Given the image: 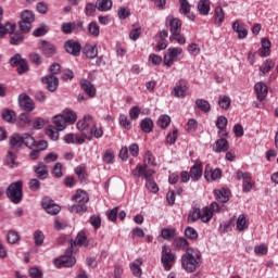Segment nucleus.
<instances>
[{"instance_id":"obj_5","label":"nucleus","mask_w":278,"mask_h":278,"mask_svg":"<svg viewBox=\"0 0 278 278\" xmlns=\"http://www.w3.org/2000/svg\"><path fill=\"white\" fill-rule=\"evenodd\" d=\"M52 123L58 131H64L71 123V109H65L61 114L53 116Z\"/></svg>"},{"instance_id":"obj_42","label":"nucleus","mask_w":278,"mask_h":278,"mask_svg":"<svg viewBox=\"0 0 278 278\" xmlns=\"http://www.w3.org/2000/svg\"><path fill=\"white\" fill-rule=\"evenodd\" d=\"M23 143L25 147H28V149H34L36 147V139L31 137L29 134L22 135Z\"/></svg>"},{"instance_id":"obj_56","label":"nucleus","mask_w":278,"mask_h":278,"mask_svg":"<svg viewBox=\"0 0 278 278\" xmlns=\"http://www.w3.org/2000/svg\"><path fill=\"white\" fill-rule=\"evenodd\" d=\"M106 216L109 220L112 223H116V218L118 217V206L108 211Z\"/></svg>"},{"instance_id":"obj_49","label":"nucleus","mask_w":278,"mask_h":278,"mask_svg":"<svg viewBox=\"0 0 278 278\" xmlns=\"http://www.w3.org/2000/svg\"><path fill=\"white\" fill-rule=\"evenodd\" d=\"M174 245L178 251H184L188 247V240L184 238H176L174 240Z\"/></svg>"},{"instance_id":"obj_36","label":"nucleus","mask_w":278,"mask_h":278,"mask_svg":"<svg viewBox=\"0 0 278 278\" xmlns=\"http://www.w3.org/2000/svg\"><path fill=\"white\" fill-rule=\"evenodd\" d=\"M97 9L99 12H108V10H112V0H97Z\"/></svg>"},{"instance_id":"obj_29","label":"nucleus","mask_w":278,"mask_h":278,"mask_svg":"<svg viewBox=\"0 0 278 278\" xmlns=\"http://www.w3.org/2000/svg\"><path fill=\"white\" fill-rule=\"evenodd\" d=\"M16 30V24L8 22L5 25L0 22V38H3L7 34H14Z\"/></svg>"},{"instance_id":"obj_26","label":"nucleus","mask_w":278,"mask_h":278,"mask_svg":"<svg viewBox=\"0 0 278 278\" xmlns=\"http://www.w3.org/2000/svg\"><path fill=\"white\" fill-rule=\"evenodd\" d=\"M2 119H4L5 123H9L10 125H14L16 123V112L4 109L1 112Z\"/></svg>"},{"instance_id":"obj_23","label":"nucleus","mask_w":278,"mask_h":278,"mask_svg":"<svg viewBox=\"0 0 278 278\" xmlns=\"http://www.w3.org/2000/svg\"><path fill=\"white\" fill-rule=\"evenodd\" d=\"M10 148L12 151H21V147H23V135H13L10 137L9 141Z\"/></svg>"},{"instance_id":"obj_22","label":"nucleus","mask_w":278,"mask_h":278,"mask_svg":"<svg viewBox=\"0 0 278 278\" xmlns=\"http://www.w3.org/2000/svg\"><path fill=\"white\" fill-rule=\"evenodd\" d=\"M35 173L39 179H47L49 177V168L45 162H39L35 165Z\"/></svg>"},{"instance_id":"obj_52","label":"nucleus","mask_w":278,"mask_h":278,"mask_svg":"<svg viewBox=\"0 0 278 278\" xmlns=\"http://www.w3.org/2000/svg\"><path fill=\"white\" fill-rule=\"evenodd\" d=\"M185 236L186 238H188L189 240H197V238H199V233L197 232V230L192 227H187L185 229Z\"/></svg>"},{"instance_id":"obj_7","label":"nucleus","mask_w":278,"mask_h":278,"mask_svg":"<svg viewBox=\"0 0 278 278\" xmlns=\"http://www.w3.org/2000/svg\"><path fill=\"white\" fill-rule=\"evenodd\" d=\"M36 20L34 12L25 10L21 13V21L18 22L21 31L25 34L29 33L31 29V23Z\"/></svg>"},{"instance_id":"obj_30","label":"nucleus","mask_w":278,"mask_h":278,"mask_svg":"<svg viewBox=\"0 0 278 278\" xmlns=\"http://www.w3.org/2000/svg\"><path fill=\"white\" fill-rule=\"evenodd\" d=\"M83 52L89 60H94V58L99 55V50L97 49V46L87 45L85 46Z\"/></svg>"},{"instance_id":"obj_34","label":"nucleus","mask_w":278,"mask_h":278,"mask_svg":"<svg viewBox=\"0 0 278 278\" xmlns=\"http://www.w3.org/2000/svg\"><path fill=\"white\" fill-rule=\"evenodd\" d=\"M195 105H197L198 110H201V112H204V114H207V112H210V110H212V105L205 99H197Z\"/></svg>"},{"instance_id":"obj_2","label":"nucleus","mask_w":278,"mask_h":278,"mask_svg":"<svg viewBox=\"0 0 278 278\" xmlns=\"http://www.w3.org/2000/svg\"><path fill=\"white\" fill-rule=\"evenodd\" d=\"M149 166H155V159L151 152L147 151L143 156V166L137 165L132 170L134 177H144V179L153 177V175H155V170L149 168Z\"/></svg>"},{"instance_id":"obj_14","label":"nucleus","mask_w":278,"mask_h":278,"mask_svg":"<svg viewBox=\"0 0 278 278\" xmlns=\"http://www.w3.org/2000/svg\"><path fill=\"white\" fill-rule=\"evenodd\" d=\"M38 47L46 58H53V55L58 53V48L55 45L47 40L39 41Z\"/></svg>"},{"instance_id":"obj_11","label":"nucleus","mask_w":278,"mask_h":278,"mask_svg":"<svg viewBox=\"0 0 278 278\" xmlns=\"http://www.w3.org/2000/svg\"><path fill=\"white\" fill-rule=\"evenodd\" d=\"M41 206L51 216H58L59 212H62V207L53 201V199L46 197L41 200Z\"/></svg>"},{"instance_id":"obj_40","label":"nucleus","mask_w":278,"mask_h":278,"mask_svg":"<svg viewBox=\"0 0 278 278\" xmlns=\"http://www.w3.org/2000/svg\"><path fill=\"white\" fill-rule=\"evenodd\" d=\"M21 241V236L15 230H9L7 233V242L9 244H16V242Z\"/></svg>"},{"instance_id":"obj_21","label":"nucleus","mask_w":278,"mask_h":278,"mask_svg":"<svg viewBox=\"0 0 278 278\" xmlns=\"http://www.w3.org/2000/svg\"><path fill=\"white\" fill-rule=\"evenodd\" d=\"M80 86L84 92H86V94L90 97V99H94V97L97 96V89L94 88V85L90 83V80H87V79L81 80Z\"/></svg>"},{"instance_id":"obj_41","label":"nucleus","mask_w":278,"mask_h":278,"mask_svg":"<svg viewBox=\"0 0 278 278\" xmlns=\"http://www.w3.org/2000/svg\"><path fill=\"white\" fill-rule=\"evenodd\" d=\"M46 134L50 137V140L55 141L60 139V130H58V128L54 126H48V128L46 129Z\"/></svg>"},{"instance_id":"obj_1","label":"nucleus","mask_w":278,"mask_h":278,"mask_svg":"<svg viewBox=\"0 0 278 278\" xmlns=\"http://www.w3.org/2000/svg\"><path fill=\"white\" fill-rule=\"evenodd\" d=\"M181 266L186 273H194L201 266V252L192 248H187L181 256Z\"/></svg>"},{"instance_id":"obj_35","label":"nucleus","mask_w":278,"mask_h":278,"mask_svg":"<svg viewBox=\"0 0 278 278\" xmlns=\"http://www.w3.org/2000/svg\"><path fill=\"white\" fill-rule=\"evenodd\" d=\"M245 229H249V223L247 222V216L241 214L237 218V230L245 231Z\"/></svg>"},{"instance_id":"obj_53","label":"nucleus","mask_w":278,"mask_h":278,"mask_svg":"<svg viewBox=\"0 0 278 278\" xmlns=\"http://www.w3.org/2000/svg\"><path fill=\"white\" fill-rule=\"evenodd\" d=\"M161 236L164 240H170V238H175V229L164 228L161 231Z\"/></svg>"},{"instance_id":"obj_10","label":"nucleus","mask_w":278,"mask_h":278,"mask_svg":"<svg viewBox=\"0 0 278 278\" xmlns=\"http://www.w3.org/2000/svg\"><path fill=\"white\" fill-rule=\"evenodd\" d=\"M181 53H184V49L181 48H169L163 60L165 66L170 68V66H173V64L179 60V55H181Z\"/></svg>"},{"instance_id":"obj_15","label":"nucleus","mask_w":278,"mask_h":278,"mask_svg":"<svg viewBox=\"0 0 278 278\" xmlns=\"http://www.w3.org/2000/svg\"><path fill=\"white\" fill-rule=\"evenodd\" d=\"M53 264L55 268H71V247L65 251V255L54 258Z\"/></svg>"},{"instance_id":"obj_32","label":"nucleus","mask_w":278,"mask_h":278,"mask_svg":"<svg viewBox=\"0 0 278 278\" xmlns=\"http://www.w3.org/2000/svg\"><path fill=\"white\" fill-rule=\"evenodd\" d=\"M140 128L143 134H151L153 131V119L146 117L140 123Z\"/></svg>"},{"instance_id":"obj_59","label":"nucleus","mask_w":278,"mask_h":278,"mask_svg":"<svg viewBox=\"0 0 278 278\" xmlns=\"http://www.w3.org/2000/svg\"><path fill=\"white\" fill-rule=\"evenodd\" d=\"M89 223L92 227L99 229L101 227V217L99 215H92L89 219Z\"/></svg>"},{"instance_id":"obj_3","label":"nucleus","mask_w":278,"mask_h":278,"mask_svg":"<svg viewBox=\"0 0 278 278\" xmlns=\"http://www.w3.org/2000/svg\"><path fill=\"white\" fill-rule=\"evenodd\" d=\"M5 193L8 199H10L11 203H14V205H18V203L23 201V180L12 182L7 188Z\"/></svg>"},{"instance_id":"obj_62","label":"nucleus","mask_w":278,"mask_h":278,"mask_svg":"<svg viewBox=\"0 0 278 278\" xmlns=\"http://www.w3.org/2000/svg\"><path fill=\"white\" fill-rule=\"evenodd\" d=\"M197 127H199V124L197 123V119L191 118L187 123V131L192 132L197 131Z\"/></svg>"},{"instance_id":"obj_4","label":"nucleus","mask_w":278,"mask_h":278,"mask_svg":"<svg viewBox=\"0 0 278 278\" xmlns=\"http://www.w3.org/2000/svg\"><path fill=\"white\" fill-rule=\"evenodd\" d=\"M212 210L208 206H204L201 211L199 207H194L192 212L188 215V223H197V220H202V223H210L212 220Z\"/></svg>"},{"instance_id":"obj_60","label":"nucleus","mask_w":278,"mask_h":278,"mask_svg":"<svg viewBox=\"0 0 278 278\" xmlns=\"http://www.w3.org/2000/svg\"><path fill=\"white\" fill-rule=\"evenodd\" d=\"M46 123H49V121H46L42 117H37L33 124L34 129H42L46 125Z\"/></svg>"},{"instance_id":"obj_48","label":"nucleus","mask_w":278,"mask_h":278,"mask_svg":"<svg viewBox=\"0 0 278 278\" xmlns=\"http://www.w3.org/2000/svg\"><path fill=\"white\" fill-rule=\"evenodd\" d=\"M116 155L114 154V151L112 150H106L105 153L102 156L103 163L104 164H114V159Z\"/></svg>"},{"instance_id":"obj_9","label":"nucleus","mask_w":278,"mask_h":278,"mask_svg":"<svg viewBox=\"0 0 278 278\" xmlns=\"http://www.w3.org/2000/svg\"><path fill=\"white\" fill-rule=\"evenodd\" d=\"M188 80L181 78L179 79L172 90V96L176 99H186L188 96Z\"/></svg>"},{"instance_id":"obj_50","label":"nucleus","mask_w":278,"mask_h":278,"mask_svg":"<svg viewBox=\"0 0 278 278\" xmlns=\"http://www.w3.org/2000/svg\"><path fill=\"white\" fill-rule=\"evenodd\" d=\"M157 125H159V127H161V129H166V127L168 125H170V116L161 115L159 121H157Z\"/></svg>"},{"instance_id":"obj_6","label":"nucleus","mask_w":278,"mask_h":278,"mask_svg":"<svg viewBox=\"0 0 278 278\" xmlns=\"http://www.w3.org/2000/svg\"><path fill=\"white\" fill-rule=\"evenodd\" d=\"M97 122L92 115H85L83 119H79L76 124L78 131H81L87 138L89 131H92V127H96Z\"/></svg>"},{"instance_id":"obj_20","label":"nucleus","mask_w":278,"mask_h":278,"mask_svg":"<svg viewBox=\"0 0 278 278\" xmlns=\"http://www.w3.org/2000/svg\"><path fill=\"white\" fill-rule=\"evenodd\" d=\"M179 5H180L179 8L180 14H186L189 21H194V18H197L194 13L190 11V2H188V0H179Z\"/></svg>"},{"instance_id":"obj_58","label":"nucleus","mask_w":278,"mask_h":278,"mask_svg":"<svg viewBox=\"0 0 278 278\" xmlns=\"http://www.w3.org/2000/svg\"><path fill=\"white\" fill-rule=\"evenodd\" d=\"M119 125H122V127H124L125 129H131V122H129L127 115H119Z\"/></svg>"},{"instance_id":"obj_61","label":"nucleus","mask_w":278,"mask_h":278,"mask_svg":"<svg viewBox=\"0 0 278 278\" xmlns=\"http://www.w3.org/2000/svg\"><path fill=\"white\" fill-rule=\"evenodd\" d=\"M52 175L53 177L60 178L62 177V163L58 162L54 164L53 169H52Z\"/></svg>"},{"instance_id":"obj_8","label":"nucleus","mask_w":278,"mask_h":278,"mask_svg":"<svg viewBox=\"0 0 278 278\" xmlns=\"http://www.w3.org/2000/svg\"><path fill=\"white\" fill-rule=\"evenodd\" d=\"M175 260H177V256L173 253V250H170L169 247L163 245L161 263L164 266V270H170L173 268V265L170 264H173Z\"/></svg>"},{"instance_id":"obj_46","label":"nucleus","mask_w":278,"mask_h":278,"mask_svg":"<svg viewBox=\"0 0 278 278\" xmlns=\"http://www.w3.org/2000/svg\"><path fill=\"white\" fill-rule=\"evenodd\" d=\"M71 55H74L75 58H79L81 54V43L79 41H72L71 42Z\"/></svg>"},{"instance_id":"obj_25","label":"nucleus","mask_w":278,"mask_h":278,"mask_svg":"<svg viewBox=\"0 0 278 278\" xmlns=\"http://www.w3.org/2000/svg\"><path fill=\"white\" fill-rule=\"evenodd\" d=\"M213 151L215 153H226V151H229V141L223 138L217 140L213 146Z\"/></svg>"},{"instance_id":"obj_12","label":"nucleus","mask_w":278,"mask_h":278,"mask_svg":"<svg viewBox=\"0 0 278 278\" xmlns=\"http://www.w3.org/2000/svg\"><path fill=\"white\" fill-rule=\"evenodd\" d=\"M11 66H17L18 75H23L29 71V66L27 65V61L21 56V54H15L10 59Z\"/></svg>"},{"instance_id":"obj_57","label":"nucleus","mask_w":278,"mask_h":278,"mask_svg":"<svg viewBox=\"0 0 278 278\" xmlns=\"http://www.w3.org/2000/svg\"><path fill=\"white\" fill-rule=\"evenodd\" d=\"M58 153L50 152L43 159V164H51L52 162H58Z\"/></svg>"},{"instance_id":"obj_39","label":"nucleus","mask_w":278,"mask_h":278,"mask_svg":"<svg viewBox=\"0 0 278 278\" xmlns=\"http://www.w3.org/2000/svg\"><path fill=\"white\" fill-rule=\"evenodd\" d=\"M218 105L222 110H229L231 106V98H229V96H219Z\"/></svg>"},{"instance_id":"obj_63","label":"nucleus","mask_w":278,"mask_h":278,"mask_svg":"<svg viewBox=\"0 0 278 278\" xmlns=\"http://www.w3.org/2000/svg\"><path fill=\"white\" fill-rule=\"evenodd\" d=\"M216 127L220 130L225 129V127H227V117L219 116L216 122Z\"/></svg>"},{"instance_id":"obj_31","label":"nucleus","mask_w":278,"mask_h":278,"mask_svg":"<svg viewBox=\"0 0 278 278\" xmlns=\"http://www.w3.org/2000/svg\"><path fill=\"white\" fill-rule=\"evenodd\" d=\"M210 0H200L198 2V12L201 16H207V14H210Z\"/></svg>"},{"instance_id":"obj_64","label":"nucleus","mask_w":278,"mask_h":278,"mask_svg":"<svg viewBox=\"0 0 278 278\" xmlns=\"http://www.w3.org/2000/svg\"><path fill=\"white\" fill-rule=\"evenodd\" d=\"M29 277L31 278H42V271L38 269L37 267H31L29 269Z\"/></svg>"},{"instance_id":"obj_16","label":"nucleus","mask_w":278,"mask_h":278,"mask_svg":"<svg viewBox=\"0 0 278 278\" xmlns=\"http://www.w3.org/2000/svg\"><path fill=\"white\" fill-rule=\"evenodd\" d=\"M254 92L258 101H264L268 97V86L265 83L258 81L254 85Z\"/></svg>"},{"instance_id":"obj_13","label":"nucleus","mask_w":278,"mask_h":278,"mask_svg":"<svg viewBox=\"0 0 278 278\" xmlns=\"http://www.w3.org/2000/svg\"><path fill=\"white\" fill-rule=\"evenodd\" d=\"M18 105L24 112H34V110H36V104L34 103V100L27 94H20Z\"/></svg>"},{"instance_id":"obj_47","label":"nucleus","mask_w":278,"mask_h":278,"mask_svg":"<svg viewBox=\"0 0 278 278\" xmlns=\"http://www.w3.org/2000/svg\"><path fill=\"white\" fill-rule=\"evenodd\" d=\"M215 21L218 25H223L225 21V11H223L222 7L215 8Z\"/></svg>"},{"instance_id":"obj_19","label":"nucleus","mask_w":278,"mask_h":278,"mask_svg":"<svg viewBox=\"0 0 278 278\" xmlns=\"http://www.w3.org/2000/svg\"><path fill=\"white\" fill-rule=\"evenodd\" d=\"M41 81L42 84H46L47 90H49V92H55V90H58V85H59L58 77L53 75H48L41 78Z\"/></svg>"},{"instance_id":"obj_18","label":"nucleus","mask_w":278,"mask_h":278,"mask_svg":"<svg viewBox=\"0 0 278 278\" xmlns=\"http://www.w3.org/2000/svg\"><path fill=\"white\" fill-rule=\"evenodd\" d=\"M169 31L172 36H179L181 34V20L177 17L169 16Z\"/></svg>"},{"instance_id":"obj_43","label":"nucleus","mask_w":278,"mask_h":278,"mask_svg":"<svg viewBox=\"0 0 278 278\" xmlns=\"http://www.w3.org/2000/svg\"><path fill=\"white\" fill-rule=\"evenodd\" d=\"M271 68H275V62H273L270 59H267L260 67V71L263 75H266V73H270Z\"/></svg>"},{"instance_id":"obj_28","label":"nucleus","mask_w":278,"mask_h":278,"mask_svg":"<svg viewBox=\"0 0 278 278\" xmlns=\"http://www.w3.org/2000/svg\"><path fill=\"white\" fill-rule=\"evenodd\" d=\"M203 175V165L195 164L190 168V177L193 181H199Z\"/></svg>"},{"instance_id":"obj_24","label":"nucleus","mask_w":278,"mask_h":278,"mask_svg":"<svg viewBox=\"0 0 278 278\" xmlns=\"http://www.w3.org/2000/svg\"><path fill=\"white\" fill-rule=\"evenodd\" d=\"M229 194H231V192L225 188L214 190V197L219 203H227V201H229Z\"/></svg>"},{"instance_id":"obj_37","label":"nucleus","mask_w":278,"mask_h":278,"mask_svg":"<svg viewBox=\"0 0 278 278\" xmlns=\"http://www.w3.org/2000/svg\"><path fill=\"white\" fill-rule=\"evenodd\" d=\"M142 266V261L136 260L134 263L130 264V270L132 271V275L135 277H141L142 269L140 268Z\"/></svg>"},{"instance_id":"obj_27","label":"nucleus","mask_w":278,"mask_h":278,"mask_svg":"<svg viewBox=\"0 0 278 278\" xmlns=\"http://www.w3.org/2000/svg\"><path fill=\"white\" fill-rule=\"evenodd\" d=\"M232 29L238 34V38L240 40L244 39V37L249 35V30L244 28V25L240 24V21H235L232 23Z\"/></svg>"},{"instance_id":"obj_38","label":"nucleus","mask_w":278,"mask_h":278,"mask_svg":"<svg viewBox=\"0 0 278 278\" xmlns=\"http://www.w3.org/2000/svg\"><path fill=\"white\" fill-rule=\"evenodd\" d=\"M4 164L10 166V168H14L16 166V154L12 150H9L7 156L4 159Z\"/></svg>"},{"instance_id":"obj_55","label":"nucleus","mask_w":278,"mask_h":278,"mask_svg":"<svg viewBox=\"0 0 278 278\" xmlns=\"http://www.w3.org/2000/svg\"><path fill=\"white\" fill-rule=\"evenodd\" d=\"M75 173L80 181H86V166L80 165L75 168Z\"/></svg>"},{"instance_id":"obj_44","label":"nucleus","mask_w":278,"mask_h":278,"mask_svg":"<svg viewBox=\"0 0 278 278\" xmlns=\"http://www.w3.org/2000/svg\"><path fill=\"white\" fill-rule=\"evenodd\" d=\"M33 238L36 247H42L45 244V233L41 230H36Z\"/></svg>"},{"instance_id":"obj_33","label":"nucleus","mask_w":278,"mask_h":278,"mask_svg":"<svg viewBox=\"0 0 278 278\" xmlns=\"http://www.w3.org/2000/svg\"><path fill=\"white\" fill-rule=\"evenodd\" d=\"M73 200L76 201V203H88L90 201V198L88 197V193L84 190H77L76 193L73 195Z\"/></svg>"},{"instance_id":"obj_45","label":"nucleus","mask_w":278,"mask_h":278,"mask_svg":"<svg viewBox=\"0 0 278 278\" xmlns=\"http://www.w3.org/2000/svg\"><path fill=\"white\" fill-rule=\"evenodd\" d=\"M92 136H94V138H102L103 136V128H98L97 123L94 127H91V131H89V134L87 135V139L92 140Z\"/></svg>"},{"instance_id":"obj_51","label":"nucleus","mask_w":278,"mask_h":278,"mask_svg":"<svg viewBox=\"0 0 278 278\" xmlns=\"http://www.w3.org/2000/svg\"><path fill=\"white\" fill-rule=\"evenodd\" d=\"M146 188L149 190V192H153V194H155L156 192H159L160 187H157V184L153 180L150 179H146Z\"/></svg>"},{"instance_id":"obj_54","label":"nucleus","mask_w":278,"mask_h":278,"mask_svg":"<svg viewBox=\"0 0 278 278\" xmlns=\"http://www.w3.org/2000/svg\"><path fill=\"white\" fill-rule=\"evenodd\" d=\"M25 40V37H23L22 33H15L14 35L11 36V45H21Z\"/></svg>"},{"instance_id":"obj_17","label":"nucleus","mask_w":278,"mask_h":278,"mask_svg":"<svg viewBox=\"0 0 278 278\" xmlns=\"http://www.w3.org/2000/svg\"><path fill=\"white\" fill-rule=\"evenodd\" d=\"M222 176L223 172L220 170V168L212 169L210 165L205 167L204 177L206 181H216V179H220Z\"/></svg>"}]
</instances>
